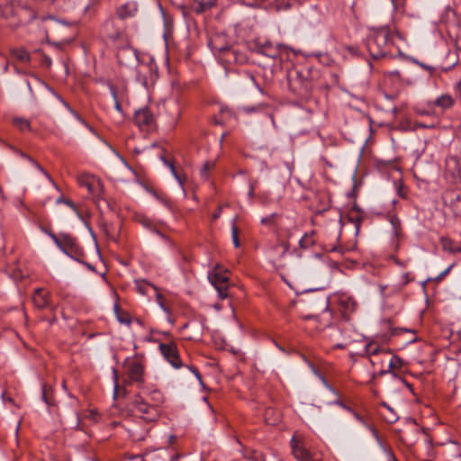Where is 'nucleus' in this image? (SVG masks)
<instances>
[{"label": "nucleus", "instance_id": "338daca9", "mask_svg": "<svg viewBox=\"0 0 461 461\" xmlns=\"http://www.w3.org/2000/svg\"><path fill=\"white\" fill-rule=\"evenodd\" d=\"M402 383H403V384H405V385H406L410 390H412V387H411V385L409 383H407V382H406L405 380H403V379H402Z\"/></svg>", "mask_w": 461, "mask_h": 461}, {"label": "nucleus", "instance_id": "7ed1b4c3", "mask_svg": "<svg viewBox=\"0 0 461 461\" xmlns=\"http://www.w3.org/2000/svg\"><path fill=\"white\" fill-rule=\"evenodd\" d=\"M122 366L130 383H143L145 365L142 356L135 354L133 357H129L125 358Z\"/></svg>", "mask_w": 461, "mask_h": 461}, {"label": "nucleus", "instance_id": "c9c22d12", "mask_svg": "<svg viewBox=\"0 0 461 461\" xmlns=\"http://www.w3.org/2000/svg\"><path fill=\"white\" fill-rule=\"evenodd\" d=\"M235 221L236 220L233 219V223L231 226V238H232V242H233L234 247L239 248L240 246V243L239 237H238V228L236 226Z\"/></svg>", "mask_w": 461, "mask_h": 461}, {"label": "nucleus", "instance_id": "680f3d73", "mask_svg": "<svg viewBox=\"0 0 461 461\" xmlns=\"http://www.w3.org/2000/svg\"><path fill=\"white\" fill-rule=\"evenodd\" d=\"M119 321L122 322V323H127V324L130 323V320L129 319H125V318H119Z\"/></svg>", "mask_w": 461, "mask_h": 461}, {"label": "nucleus", "instance_id": "79ce46f5", "mask_svg": "<svg viewBox=\"0 0 461 461\" xmlns=\"http://www.w3.org/2000/svg\"><path fill=\"white\" fill-rule=\"evenodd\" d=\"M278 248L282 249L280 253V258H284L289 250V244L287 242H281L276 247V249Z\"/></svg>", "mask_w": 461, "mask_h": 461}, {"label": "nucleus", "instance_id": "c03bdc74", "mask_svg": "<svg viewBox=\"0 0 461 461\" xmlns=\"http://www.w3.org/2000/svg\"><path fill=\"white\" fill-rule=\"evenodd\" d=\"M172 104H173L176 119L178 120V118L180 117V114H181L180 106L176 102H174Z\"/></svg>", "mask_w": 461, "mask_h": 461}, {"label": "nucleus", "instance_id": "f704fd0d", "mask_svg": "<svg viewBox=\"0 0 461 461\" xmlns=\"http://www.w3.org/2000/svg\"><path fill=\"white\" fill-rule=\"evenodd\" d=\"M193 8L196 14H202L210 9L209 7H207V5H205L204 2H203L202 0H195L194 2Z\"/></svg>", "mask_w": 461, "mask_h": 461}, {"label": "nucleus", "instance_id": "4c0bfd02", "mask_svg": "<svg viewBox=\"0 0 461 461\" xmlns=\"http://www.w3.org/2000/svg\"><path fill=\"white\" fill-rule=\"evenodd\" d=\"M441 245L443 247V249L448 250L452 253H454V249L456 246H454V243L451 240L447 238H441Z\"/></svg>", "mask_w": 461, "mask_h": 461}, {"label": "nucleus", "instance_id": "13d9d810", "mask_svg": "<svg viewBox=\"0 0 461 461\" xmlns=\"http://www.w3.org/2000/svg\"><path fill=\"white\" fill-rule=\"evenodd\" d=\"M335 403L339 405L340 407L346 409L348 411H352V410L349 407H348L346 404H344L341 401H336Z\"/></svg>", "mask_w": 461, "mask_h": 461}, {"label": "nucleus", "instance_id": "393cba45", "mask_svg": "<svg viewBox=\"0 0 461 461\" xmlns=\"http://www.w3.org/2000/svg\"><path fill=\"white\" fill-rule=\"evenodd\" d=\"M315 231L312 230L309 233H305L299 240V246L301 249H306L315 245L316 240L314 238Z\"/></svg>", "mask_w": 461, "mask_h": 461}, {"label": "nucleus", "instance_id": "ddd939ff", "mask_svg": "<svg viewBox=\"0 0 461 461\" xmlns=\"http://www.w3.org/2000/svg\"><path fill=\"white\" fill-rule=\"evenodd\" d=\"M118 62L122 66H133L138 62V55L132 48H122L117 53Z\"/></svg>", "mask_w": 461, "mask_h": 461}, {"label": "nucleus", "instance_id": "0eeeda50", "mask_svg": "<svg viewBox=\"0 0 461 461\" xmlns=\"http://www.w3.org/2000/svg\"><path fill=\"white\" fill-rule=\"evenodd\" d=\"M123 31L122 23L114 17H109L103 25V32L113 41L119 39L122 35Z\"/></svg>", "mask_w": 461, "mask_h": 461}, {"label": "nucleus", "instance_id": "5701e85b", "mask_svg": "<svg viewBox=\"0 0 461 461\" xmlns=\"http://www.w3.org/2000/svg\"><path fill=\"white\" fill-rule=\"evenodd\" d=\"M389 356H390V360L388 362V368L385 370H384V369L381 370L379 372V375H384L385 374L392 373L394 376H396L393 373V370L400 369L402 366L403 361L402 360V358H400L399 357H397L395 355H389Z\"/></svg>", "mask_w": 461, "mask_h": 461}, {"label": "nucleus", "instance_id": "3c124183", "mask_svg": "<svg viewBox=\"0 0 461 461\" xmlns=\"http://www.w3.org/2000/svg\"><path fill=\"white\" fill-rule=\"evenodd\" d=\"M418 64L424 69L428 70L429 72H432L434 70V68L432 66L424 64L422 62H418Z\"/></svg>", "mask_w": 461, "mask_h": 461}, {"label": "nucleus", "instance_id": "39448f33", "mask_svg": "<svg viewBox=\"0 0 461 461\" xmlns=\"http://www.w3.org/2000/svg\"><path fill=\"white\" fill-rule=\"evenodd\" d=\"M444 204L456 217H461V188H452L443 194Z\"/></svg>", "mask_w": 461, "mask_h": 461}, {"label": "nucleus", "instance_id": "de8ad7c7", "mask_svg": "<svg viewBox=\"0 0 461 461\" xmlns=\"http://www.w3.org/2000/svg\"><path fill=\"white\" fill-rule=\"evenodd\" d=\"M193 373L194 375H195V377L200 381L202 382V375L201 374L199 373V371L194 368V367H190V366H187Z\"/></svg>", "mask_w": 461, "mask_h": 461}, {"label": "nucleus", "instance_id": "72a5a7b5", "mask_svg": "<svg viewBox=\"0 0 461 461\" xmlns=\"http://www.w3.org/2000/svg\"><path fill=\"white\" fill-rule=\"evenodd\" d=\"M162 160L165 163V165H167L170 168L172 175L177 180V182L180 184V185L183 187V185H184L183 180L181 179L180 176L177 174L174 164L172 162L167 161L165 158H162Z\"/></svg>", "mask_w": 461, "mask_h": 461}, {"label": "nucleus", "instance_id": "f3484780", "mask_svg": "<svg viewBox=\"0 0 461 461\" xmlns=\"http://www.w3.org/2000/svg\"><path fill=\"white\" fill-rule=\"evenodd\" d=\"M209 46L214 54L218 55V57L224 52L227 48L230 45L224 43V36L221 34H216L211 38L209 41Z\"/></svg>", "mask_w": 461, "mask_h": 461}, {"label": "nucleus", "instance_id": "58836bf2", "mask_svg": "<svg viewBox=\"0 0 461 461\" xmlns=\"http://www.w3.org/2000/svg\"><path fill=\"white\" fill-rule=\"evenodd\" d=\"M263 109V105L262 104H258V105H256V106H242V107H239V110L240 111H242L246 113H256V112H259Z\"/></svg>", "mask_w": 461, "mask_h": 461}, {"label": "nucleus", "instance_id": "774afa93", "mask_svg": "<svg viewBox=\"0 0 461 461\" xmlns=\"http://www.w3.org/2000/svg\"><path fill=\"white\" fill-rule=\"evenodd\" d=\"M390 457H391L392 461H397L396 457L394 456V455L393 453H390Z\"/></svg>", "mask_w": 461, "mask_h": 461}, {"label": "nucleus", "instance_id": "7c9ffc66", "mask_svg": "<svg viewBox=\"0 0 461 461\" xmlns=\"http://www.w3.org/2000/svg\"><path fill=\"white\" fill-rule=\"evenodd\" d=\"M77 32H74L73 34L68 38H65L59 41H49V44L55 46L56 48H62L65 45L70 44L72 41H74L76 38Z\"/></svg>", "mask_w": 461, "mask_h": 461}, {"label": "nucleus", "instance_id": "4468645a", "mask_svg": "<svg viewBox=\"0 0 461 461\" xmlns=\"http://www.w3.org/2000/svg\"><path fill=\"white\" fill-rule=\"evenodd\" d=\"M284 46L281 44L273 45L271 42H265L258 46V52L273 59L280 57Z\"/></svg>", "mask_w": 461, "mask_h": 461}, {"label": "nucleus", "instance_id": "a878e982", "mask_svg": "<svg viewBox=\"0 0 461 461\" xmlns=\"http://www.w3.org/2000/svg\"><path fill=\"white\" fill-rule=\"evenodd\" d=\"M434 104L436 106L440 107L441 109H448L453 106L454 100L449 95H441L436 98Z\"/></svg>", "mask_w": 461, "mask_h": 461}, {"label": "nucleus", "instance_id": "6ab92c4d", "mask_svg": "<svg viewBox=\"0 0 461 461\" xmlns=\"http://www.w3.org/2000/svg\"><path fill=\"white\" fill-rule=\"evenodd\" d=\"M34 305L39 309H44L49 306V294L42 288H37L32 297Z\"/></svg>", "mask_w": 461, "mask_h": 461}, {"label": "nucleus", "instance_id": "0e129e2a", "mask_svg": "<svg viewBox=\"0 0 461 461\" xmlns=\"http://www.w3.org/2000/svg\"><path fill=\"white\" fill-rule=\"evenodd\" d=\"M454 249V253H461V246H456Z\"/></svg>", "mask_w": 461, "mask_h": 461}, {"label": "nucleus", "instance_id": "603ef678", "mask_svg": "<svg viewBox=\"0 0 461 461\" xmlns=\"http://www.w3.org/2000/svg\"><path fill=\"white\" fill-rule=\"evenodd\" d=\"M1 397H2V400H3V402L5 403L7 402H12V403L14 402V400L12 398L6 396V393L5 392L2 393Z\"/></svg>", "mask_w": 461, "mask_h": 461}, {"label": "nucleus", "instance_id": "a18cd8bd", "mask_svg": "<svg viewBox=\"0 0 461 461\" xmlns=\"http://www.w3.org/2000/svg\"><path fill=\"white\" fill-rule=\"evenodd\" d=\"M275 216H276V214H271V215H269V216H267V217H264V218H262V219H261V222H262L263 224H268V223H271V222H272V221H273V218H274Z\"/></svg>", "mask_w": 461, "mask_h": 461}, {"label": "nucleus", "instance_id": "052dcab7", "mask_svg": "<svg viewBox=\"0 0 461 461\" xmlns=\"http://www.w3.org/2000/svg\"><path fill=\"white\" fill-rule=\"evenodd\" d=\"M41 398H42V400H43L46 403H49V402H48V400H47V396H46V389H45V386H43V387H42Z\"/></svg>", "mask_w": 461, "mask_h": 461}, {"label": "nucleus", "instance_id": "b1692460", "mask_svg": "<svg viewBox=\"0 0 461 461\" xmlns=\"http://www.w3.org/2000/svg\"><path fill=\"white\" fill-rule=\"evenodd\" d=\"M149 430H150L149 427H146L144 429H140L139 427H136V426L128 429L131 438L134 441L144 440L147 438V436L149 435Z\"/></svg>", "mask_w": 461, "mask_h": 461}, {"label": "nucleus", "instance_id": "dca6fc26", "mask_svg": "<svg viewBox=\"0 0 461 461\" xmlns=\"http://www.w3.org/2000/svg\"><path fill=\"white\" fill-rule=\"evenodd\" d=\"M339 303L344 311V314L354 312L357 308V301L347 294H342L339 297Z\"/></svg>", "mask_w": 461, "mask_h": 461}, {"label": "nucleus", "instance_id": "e2e57ef3", "mask_svg": "<svg viewBox=\"0 0 461 461\" xmlns=\"http://www.w3.org/2000/svg\"><path fill=\"white\" fill-rule=\"evenodd\" d=\"M84 264L87 267L88 269L95 271V267L91 264L86 262H84Z\"/></svg>", "mask_w": 461, "mask_h": 461}, {"label": "nucleus", "instance_id": "c85d7f7f", "mask_svg": "<svg viewBox=\"0 0 461 461\" xmlns=\"http://www.w3.org/2000/svg\"><path fill=\"white\" fill-rule=\"evenodd\" d=\"M13 57L22 62H29L30 61V54L24 49H14L12 51Z\"/></svg>", "mask_w": 461, "mask_h": 461}, {"label": "nucleus", "instance_id": "49530a36", "mask_svg": "<svg viewBox=\"0 0 461 461\" xmlns=\"http://www.w3.org/2000/svg\"><path fill=\"white\" fill-rule=\"evenodd\" d=\"M221 207L219 206L218 209L213 212V214L212 215V218L213 221L217 220L218 218H220L221 214Z\"/></svg>", "mask_w": 461, "mask_h": 461}, {"label": "nucleus", "instance_id": "a211bd4d", "mask_svg": "<svg viewBox=\"0 0 461 461\" xmlns=\"http://www.w3.org/2000/svg\"><path fill=\"white\" fill-rule=\"evenodd\" d=\"M143 396L148 399V402L152 405H155L157 409H158V406L164 401L163 393L158 389L149 390V388H145L143 390Z\"/></svg>", "mask_w": 461, "mask_h": 461}, {"label": "nucleus", "instance_id": "473e14b6", "mask_svg": "<svg viewBox=\"0 0 461 461\" xmlns=\"http://www.w3.org/2000/svg\"><path fill=\"white\" fill-rule=\"evenodd\" d=\"M110 94L114 101V108L117 112L122 113V105L118 100V95L115 87L113 85H109Z\"/></svg>", "mask_w": 461, "mask_h": 461}, {"label": "nucleus", "instance_id": "1a4fd4ad", "mask_svg": "<svg viewBox=\"0 0 461 461\" xmlns=\"http://www.w3.org/2000/svg\"><path fill=\"white\" fill-rule=\"evenodd\" d=\"M293 455L299 461H321V458L312 455L294 437L291 440Z\"/></svg>", "mask_w": 461, "mask_h": 461}, {"label": "nucleus", "instance_id": "9d476101", "mask_svg": "<svg viewBox=\"0 0 461 461\" xmlns=\"http://www.w3.org/2000/svg\"><path fill=\"white\" fill-rule=\"evenodd\" d=\"M133 120L140 128H145L153 125L155 117L148 107H142L135 111Z\"/></svg>", "mask_w": 461, "mask_h": 461}, {"label": "nucleus", "instance_id": "cd10ccee", "mask_svg": "<svg viewBox=\"0 0 461 461\" xmlns=\"http://www.w3.org/2000/svg\"><path fill=\"white\" fill-rule=\"evenodd\" d=\"M13 123L21 131H31V122L29 120L22 117H14Z\"/></svg>", "mask_w": 461, "mask_h": 461}, {"label": "nucleus", "instance_id": "2eb2a0df", "mask_svg": "<svg viewBox=\"0 0 461 461\" xmlns=\"http://www.w3.org/2000/svg\"><path fill=\"white\" fill-rule=\"evenodd\" d=\"M137 12V3L134 1H128L117 8L116 14L119 19L124 20L135 16Z\"/></svg>", "mask_w": 461, "mask_h": 461}, {"label": "nucleus", "instance_id": "c756f323", "mask_svg": "<svg viewBox=\"0 0 461 461\" xmlns=\"http://www.w3.org/2000/svg\"><path fill=\"white\" fill-rule=\"evenodd\" d=\"M352 414L353 416L355 417V419L359 421L360 423H362L365 427L368 428L371 432L373 433L374 437L376 438L377 441H380L379 439V436H378V432L375 429H374L373 427L369 426L366 421L364 420V418L362 416H360L357 412L354 411L352 410Z\"/></svg>", "mask_w": 461, "mask_h": 461}, {"label": "nucleus", "instance_id": "9b49d317", "mask_svg": "<svg viewBox=\"0 0 461 461\" xmlns=\"http://www.w3.org/2000/svg\"><path fill=\"white\" fill-rule=\"evenodd\" d=\"M179 455L174 454L167 448H160L157 451L148 452L145 454L143 461H176Z\"/></svg>", "mask_w": 461, "mask_h": 461}, {"label": "nucleus", "instance_id": "bf43d9fd", "mask_svg": "<svg viewBox=\"0 0 461 461\" xmlns=\"http://www.w3.org/2000/svg\"><path fill=\"white\" fill-rule=\"evenodd\" d=\"M254 190H255L254 185L250 184L249 190V196L250 198H252L254 196Z\"/></svg>", "mask_w": 461, "mask_h": 461}, {"label": "nucleus", "instance_id": "aec40b11", "mask_svg": "<svg viewBox=\"0 0 461 461\" xmlns=\"http://www.w3.org/2000/svg\"><path fill=\"white\" fill-rule=\"evenodd\" d=\"M79 184L86 187L88 192L92 194H95L97 189L102 188L100 181L93 176L80 178Z\"/></svg>", "mask_w": 461, "mask_h": 461}, {"label": "nucleus", "instance_id": "423d86ee", "mask_svg": "<svg viewBox=\"0 0 461 461\" xmlns=\"http://www.w3.org/2000/svg\"><path fill=\"white\" fill-rule=\"evenodd\" d=\"M158 348L165 359H167L173 367L177 369L183 366L180 360L177 345L175 341L160 343Z\"/></svg>", "mask_w": 461, "mask_h": 461}, {"label": "nucleus", "instance_id": "6e6d98bb", "mask_svg": "<svg viewBox=\"0 0 461 461\" xmlns=\"http://www.w3.org/2000/svg\"><path fill=\"white\" fill-rule=\"evenodd\" d=\"M455 46L457 50L461 51V36H457L455 40Z\"/></svg>", "mask_w": 461, "mask_h": 461}, {"label": "nucleus", "instance_id": "bb28decb", "mask_svg": "<svg viewBox=\"0 0 461 461\" xmlns=\"http://www.w3.org/2000/svg\"><path fill=\"white\" fill-rule=\"evenodd\" d=\"M26 160L30 162L35 168H37L40 172H41L45 177L55 186V188H59L57 184L54 182L53 178L50 176V175L31 156L28 155Z\"/></svg>", "mask_w": 461, "mask_h": 461}, {"label": "nucleus", "instance_id": "e433bc0d", "mask_svg": "<svg viewBox=\"0 0 461 461\" xmlns=\"http://www.w3.org/2000/svg\"><path fill=\"white\" fill-rule=\"evenodd\" d=\"M382 405L389 411V413H391V415L386 418L387 421L390 423H393V422L397 421L399 417L393 411V408L390 407L389 404L386 402H383Z\"/></svg>", "mask_w": 461, "mask_h": 461}, {"label": "nucleus", "instance_id": "5fc2aeb1", "mask_svg": "<svg viewBox=\"0 0 461 461\" xmlns=\"http://www.w3.org/2000/svg\"><path fill=\"white\" fill-rule=\"evenodd\" d=\"M43 62L47 67H50L52 64L50 57L44 55L43 56Z\"/></svg>", "mask_w": 461, "mask_h": 461}, {"label": "nucleus", "instance_id": "69168bd1", "mask_svg": "<svg viewBox=\"0 0 461 461\" xmlns=\"http://www.w3.org/2000/svg\"><path fill=\"white\" fill-rule=\"evenodd\" d=\"M402 277L404 278V281H403L404 285L409 283V278H408V275L407 274L403 275Z\"/></svg>", "mask_w": 461, "mask_h": 461}, {"label": "nucleus", "instance_id": "4d7b16f0", "mask_svg": "<svg viewBox=\"0 0 461 461\" xmlns=\"http://www.w3.org/2000/svg\"><path fill=\"white\" fill-rule=\"evenodd\" d=\"M272 411H273V410H272V409H267V410L266 411V420H267V423H269V424H275V422L277 420V419H276L273 422H271V421H269V420H268L267 416H268Z\"/></svg>", "mask_w": 461, "mask_h": 461}, {"label": "nucleus", "instance_id": "f257e3e1", "mask_svg": "<svg viewBox=\"0 0 461 461\" xmlns=\"http://www.w3.org/2000/svg\"><path fill=\"white\" fill-rule=\"evenodd\" d=\"M392 35L387 27H381L371 32L366 40V48L372 58L378 59L389 52Z\"/></svg>", "mask_w": 461, "mask_h": 461}, {"label": "nucleus", "instance_id": "2f4dec72", "mask_svg": "<svg viewBox=\"0 0 461 461\" xmlns=\"http://www.w3.org/2000/svg\"><path fill=\"white\" fill-rule=\"evenodd\" d=\"M216 161L215 160H207L203 163L200 174L203 177L207 178L208 173L210 170H212L215 167Z\"/></svg>", "mask_w": 461, "mask_h": 461}, {"label": "nucleus", "instance_id": "8fccbe9b", "mask_svg": "<svg viewBox=\"0 0 461 461\" xmlns=\"http://www.w3.org/2000/svg\"><path fill=\"white\" fill-rule=\"evenodd\" d=\"M452 268V266H449L447 268H446L442 273L439 274V276L437 277L438 280H440L441 278H443L446 275H447L449 273V271L451 270Z\"/></svg>", "mask_w": 461, "mask_h": 461}, {"label": "nucleus", "instance_id": "6e6552de", "mask_svg": "<svg viewBox=\"0 0 461 461\" xmlns=\"http://www.w3.org/2000/svg\"><path fill=\"white\" fill-rule=\"evenodd\" d=\"M219 59L226 64H243L247 61V55L240 51L236 47L230 46L219 56Z\"/></svg>", "mask_w": 461, "mask_h": 461}, {"label": "nucleus", "instance_id": "f8f14e48", "mask_svg": "<svg viewBox=\"0 0 461 461\" xmlns=\"http://www.w3.org/2000/svg\"><path fill=\"white\" fill-rule=\"evenodd\" d=\"M446 171L454 181H461V159L456 155L447 158Z\"/></svg>", "mask_w": 461, "mask_h": 461}, {"label": "nucleus", "instance_id": "412c9836", "mask_svg": "<svg viewBox=\"0 0 461 461\" xmlns=\"http://www.w3.org/2000/svg\"><path fill=\"white\" fill-rule=\"evenodd\" d=\"M378 354H384L385 356H389V355H391V352L387 349L381 348L380 345L375 341H371V342L366 344V346L364 348L363 356L364 355L375 356Z\"/></svg>", "mask_w": 461, "mask_h": 461}, {"label": "nucleus", "instance_id": "37998d69", "mask_svg": "<svg viewBox=\"0 0 461 461\" xmlns=\"http://www.w3.org/2000/svg\"><path fill=\"white\" fill-rule=\"evenodd\" d=\"M9 148L18 156H20L21 158L26 159L27 157H28V154L24 153L23 151H22L21 149L14 147V146H9Z\"/></svg>", "mask_w": 461, "mask_h": 461}, {"label": "nucleus", "instance_id": "ea45409f", "mask_svg": "<svg viewBox=\"0 0 461 461\" xmlns=\"http://www.w3.org/2000/svg\"><path fill=\"white\" fill-rule=\"evenodd\" d=\"M57 203H64V204L69 206L74 212H76L79 215V212L77 211L76 204L72 201L65 199L64 197H59L57 199Z\"/></svg>", "mask_w": 461, "mask_h": 461}, {"label": "nucleus", "instance_id": "a19ab883", "mask_svg": "<svg viewBox=\"0 0 461 461\" xmlns=\"http://www.w3.org/2000/svg\"><path fill=\"white\" fill-rule=\"evenodd\" d=\"M153 231L158 237H160L167 244H168V246H170V247H174L175 246L174 242L167 236H166L164 233L160 232L157 229H154Z\"/></svg>", "mask_w": 461, "mask_h": 461}, {"label": "nucleus", "instance_id": "09e8293b", "mask_svg": "<svg viewBox=\"0 0 461 461\" xmlns=\"http://www.w3.org/2000/svg\"><path fill=\"white\" fill-rule=\"evenodd\" d=\"M202 1L204 2L205 5H207V7H209L210 9L212 7H213L217 3V0H202Z\"/></svg>", "mask_w": 461, "mask_h": 461}, {"label": "nucleus", "instance_id": "f03ea898", "mask_svg": "<svg viewBox=\"0 0 461 461\" xmlns=\"http://www.w3.org/2000/svg\"><path fill=\"white\" fill-rule=\"evenodd\" d=\"M131 406L134 415L148 423L156 421L159 417L158 409L148 402V399L142 395H135Z\"/></svg>", "mask_w": 461, "mask_h": 461}, {"label": "nucleus", "instance_id": "864d4df0", "mask_svg": "<svg viewBox=\"0 0 461 461\" xmlns=\"http://www.w3.org/2000/svg\"><path fill=\"white\" fill-rule=\"evenodd\" d=\"M113 379H114V391H117L118 388V374L115 369H113Z\"/></svg>", "mask_w": 461, "mask_h": 461}, {"label": "nucleus", "instance_id": "20e7f679", "mask_svg": "<svg viewBox=\"0 0 461 461\" xmlns=\"http://www.w3.org/2000/svg\"><path fill=\"white\" fill-rule=\"evenodd\" d=\"M208 279L212 285L217 290L221 299H225L229 296V276L226 274L214 269L208 274Z\"/></svg>", "mask_w": 461, "mask_h": 461}, {"label": "nucleus", "instance_id": "4be33fe9", "mask_svg": "<svg viewBox=\"0 0 461 461\" xmlns=\"http://www.w3.org/2000/svg\"><path fill=\"white\" fill-rule=\"evenodd\" d=\"M47 233L57 245V247L65 253H67V250L64 245L68 247H73L75 245V240L68 235H65L63 237V240H60L53 232L49 231Z\"/></svg>", "mask_w": 461, "mask_h": 461}]
</instances>
